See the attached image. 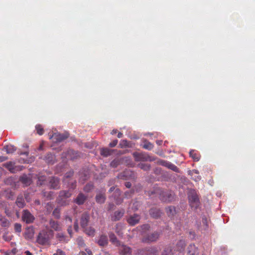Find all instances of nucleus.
<instances>
[{
  "label": "nucleus",
  "mask_w": 255,
  "mask_h": 255,
  "mask_svg": "<svg viewBox=\"0 0 255 255\" xmlns=\"http://www.w3.org/2000/svg\"><path fill=\"white\" fill-rule=\"evenodd\" d=\"M186 243L184 240H179L176 244V247L174 251L170 247H167L165 248L161 255H173L175 251L181 252L184 250Z\"/></svg>",
  "instance_id": "obj_1"
},
{
  "label": "nucleus",
  "mask_w": 255,
  "mask_h": 255,
  "mask_svg": "<svg viewBox=\"0 0 255 255\" xmlns=\"http://www.w3.org/2000/svg\"><path fill=\"white\" fill-rule=\"evenodd\" d=\"M188 199L190 206L194 209H197L200 205L199 198L194 190L190 191L188 194Z\"/></svg>",
  "instance_id": "obj_2"
},
{
  "label": "nucleus",
  "mask_w": 255,
  "mask_h": 255,
  "mask_svg": "<svg viewBox=\"0 0 255 255\" xmlns=\"http://www.w3.org/2000/svg\"><path fill=\"white\" fill-rule=\"evenodd\" d=\"M71 195L72 193L69 190L60 191L56 201L59 204L65 206L68 204L67 199L70 198Z\"/></svg>",
  "instance_id": "obj_3"
},
{
  "label": "nucleus",
  "mask_w": 255,
  "mask_h": 255,
  "mask_svg": "<svg viewBox=\"0 0 255 255\" xmlns=\"http://www.w3.org/2000/svg\"><path fill=\"white\" fill-rule=\"evenodd\" d=\"M135 254L136 255H157L158 251L156 247H151L137 250Z\"/></svg>",
  "instance_id": "obj_4"
},
{
  "label": "nucleus",
  "mask_w": 255,
  "mask_h": 255,
  "mask_svg": "<svg viewBox=\"0 0 255 255\" xmlns=\"http://www.w3.org/2000/svg\"><path fill=\"white\" fill-rule=\"evenodd\" d=\"M132 155L135 161H152L154 160L145 152H134L132 153Z\"/></svg>",
  "instance_id": "obj_5"
},
{
  "label": "nucleus",
  "mask_w": 255,
  "mask_h": 255,
  "mask_svg": "<svg viewBox=\"0 0 255 255\" xmlns=\"http://www.w3.org/2000/svg\"><path fill=\"white\" fill-rule=\"evenodd\" d=\"M159 236L160 234L158 232H154L144 236L141 239V242L147 244L156 242L159 239Z\"/></svg>",
  "instance_id": "obj_6"
},
{
  "label": "nucleus",
  "mask_w": 255,
  "mask_h": 255,
  "mask_svg": "<svg viewBox=\"0 0 255 255\" xmlns=\"http://www.w3.org/2000/svg\"><path fill=\"white\" fill-rule=\"evenodd\" d=\"M160 199L165 202H170L174 198V194L171 191H162L159 193Z\"/></svg>",
  "instance_id": "obj_7"
},
{
  "label": "nucleus",
  "mask_w": 255,
  "mask_h": 255,
  "mask_svg": "<svg viewBox=\"0 0 255 255\" xmlns=\"http://www.w3.org/2000/svg\"><path fill=\"white\" fill-rule=\"evenodd\" d=\"M49 241V235L45 231H41L37 237V242L40 245H45Z\"/></svg>",
  "instance_id": "obj_8"
},
{
  "label": "nucleus",
  "mask_w": 255,
  "mask_h": 255,
  "mask_svg": "<svg viewBox=\"0 0 255 255\" xmlns=\"http://www.w3.org/2000/svg\"><path fill=\"white\" fill-rule=\"evenodd\" d=\"M157 163L158 164L165 166L167 168L172 170L173 171H175L177 173L179 172V168L176 165L171 163L170 162L162 159H159L157 161Z\"/></svg>",
  "instance_id": "obj_9"
},
{
  "label": "nucleus",
  "mask_w": 255,
  "mask_h": 255,
  "mask_svg": "<svg viewBox=\"0 0 255 255\" xmlns=\"http://www.w3.org/2000/svg\"><path fill=\"white\" fill-rule=\"evenodd\" d=\"M69 136V134L67 132L63 133H55L52 135H50V138H53L56 142H60L67 139Z\"/></svg>",
  "instance_id": "obj_10"
},
{
  "label": "nucleus",
  "mask_w": 255,
  "mask_h": 255,
  "mask_svg": "<svg viewBox=\"0 0 255 255\" xmlns=\"http://www.w3.org/2000/svg\"><path fill=\"white\" fill-rule=\"evenodd\" d=\"M22 220L27 224L31 223L34 220V216L27 210L23 211Z\"/></svg>",
  "instance_id": "obj_11"
},
{
  "label": "nucleus",
  "mask_w": 255,
  "mask_h": 255,
  "mask_svg": "<svg viewBox=\"0 0 255 255\" xmlns=\"http://www.w3.org/2000/svg\"><path fill=\"white\" fill-rule=\"evenodd\" d=\"M140 216L139 215L135 214L133 215L130 216L127 219V222L130 226H133L138 224L140 221Z\"/></svg>",
  "instance_id": "obj_12"
},
{
  "label": "nucleus",
  "mask_w": 255,
  "mask_h": 255,
  "mask_svg": "<svg viewBox=\"0 0 255 255\" xmlns=\"http://www.w3.org/2000/svg\"><path fill=\"white\" fill-rule=\"evenodd\" d=\"M50 188L53 189H59L60 187V180L58 178L51 177L49 180Z\"/></svg>",
  "instance_id": "obj_13"
},
{
  "label": "nucleus",
  "mask_w": 255,
  "mask_h": 255,
  "mask_svg": "<svg viewBox=\"0 0 255 255\" xmlns=\"http://www.w3.org/2000/svg\"><path fill=\"white\" fill-rule=\"evenodd\" d=\"M90 216L87 213H84L80 219V225L82 228H85L88 226L89 222Z\"/></svg>",
  "instance_id": "obj_14"
},
{
  "label": "nucleus",
  "mask_w": 255,
  "mask_h": 255,
  "mask_svg": "<svg viewBox=\"0 0 255 255\" xmlns=\"http://www.w3.org/2000/svg\"><path fill=\"white\" fill-rule=\"evenodd\" d=\"M120 246L119 251L120 254L122 255H131V249L126 245H122Z\"/></svg>",
  "instance_id": "obj_15"
},
{
  "label": "nucleus",
  "mask_w": 255,
  "mask_h": 255,
  "mask_svg": "<svg viewBox=\"0 0 255 255\" xmlns=\"http://www.w3.org/2000/svg\"><path fill=\"white\" fill-rule=\"evenodd\" d=\"M96 201L100 204L104 203L106 200L105 190H103L96 196Z\"/></svg>",
  "instance_id": "obj_16"
},
{
  "label": "nucleus",
  "mask_w": 255,
  "mask_h": 255,
  "mask_svg": "<svg viewBox=\"0 0 255 255\" xmlns=\"http://www.w3.org/2000/svg\"><path fill=\"white\" fill-rule=\"evenodd\" d=\"M19 181L25 186L30 185L32 182L31 178L26 174L22 175L20 177Z\"/></svg>",
  "instance_id": "obj_17"
},
{
  "label": "nucleus",
  "mask_w": 255,
  "mask_h": 255,
  "mask_svg": "<svg viewBox=\"0 0 255 255\" xmlns=\"http://www.w3.org/2000/svg\"><path fill=\"white\" fill-rule=\"evenodd\" d=\"M97 243L100 247H103L107 246L108 244V239L107 236L105 235H101Z\"/></svg>",
  "instance_id": "obj_18"
},
{
  "label": "nucleus",
  "mask_w": 255,
  "mask_h": 255,
  "mask_svg": "<svg viewBox=\"0 0 255 255\" xmlns=\"http://www.w3.org/2000/svg\"><path fill=\"white\" fill-rule=\"evenodd\" d=\"M49 225L51 228L53 229L56 231H60L62 230L61 225L57 221L50 220L49 221Z\"/></svg>",
  "instance_id": "obj_19"
},
{
  "label": "nucleus",
  "mask_w": 255,
  "mask_h": 255,
  "mask_svg": "<svg viewBox=\"0 0 255 255\" xmlns=\"http://www.w3.org/2000/svg\"><path fill=\"white\" fill-rule=\"evenodd\" d=\"M121 192L119 189H116L114 193V198L116 203L117 205L121 204L123 202V199L120 197Z\"/></svg>",
  "instance_id": "obj_20"
},
{
  "label": "nucleus",
  "mask_w": 255,
  "mask_h": 255,
  "mask_svg": "<svg viewBox=\"0 0 255 255\" xmlns=\"http://www.w3.org/2000/svg\"><path fill=\"white\" fill-rule=\"evenodd\" d=\"M84 232L89 236L94 237L95 235L96 230L92 227H86L85 228H83Z\"/></svg>",
  "instance_id": "obj_21"
},
{
  "label": "nucleus",
  "mask_w": 255,
  "mask_h": 255,
  "mask_svg": "<svg viewBox=\"0 0 255 255\" xmlns=\"http://www.w3.org/2000/svg\"><path fill=\"white\" fill-rule=\"evenodd\" d=\"M188 255H198V251L197 248L194 245H190L188 247Z\"/></svg>",
  "instance_id": "obj_22"
},
{
  "label": "nucleus",
  "mask_w": 255,
  "mask_h": 255,
  "mask_svg": "<svg viewBox=\"0 0 255 255\" xmlns=\"http://www.w3.org/2000/svg\"><path fill=\"white\" fill-rule=\"evenodd\" d=\"M149 214L153 218H158L160 217L161 212L159 209L152 208L149 211Z\"/></svg>",
  "instance_id": "obj_23"
},
{
  "label": "nucleus",
  "mask_w": 255,
  "mask_h": 255,
  "mask_svg": "<svg viewBox=\"0 0 255 255\" xmlns=\"http://www.w3.org/2000/svg\"><path fill=\"white\" fill-rule=\"evenodd\" d=\"M87 197L83 193L79 194L77 198L75 199V202L78 205H82L84 204L86 200Z\"/></svg>",
  "instance_id": "obj_24"
},
{
  "label": "nucleus",
  "mask_w": 255,
  "mask_h": 255,
  "mask_svg": "<svg viewBox=\"0 0 255 255\" xmlns=\"http://www.w3.org/2000/svg\"><path fill=\"white\" fill-rule=\"evenodd\" d=\"M15 203L19 208H22L24 207L25 204L22 195H20L17 196Z\"/></svg>",
  "instance_id": "obj_25"
},
{
  "label": "nucleus",
  "mask_w": 255,
  "mask_h": 255,
  "mask_svg": "<svg viewBox=\"0 0 255 255\" xmlns=\"http://www.w3.org/2000/svg\"><path fill=\"white\" fill-rule=\"evenodd\" d=\"M3 166L7 168L10 172H15V166L12 162L9 161L3 164Z\"/></svg>",
  "instance_id": "obj_26"
},
{
  "label": "nucleus",
  "mask_w": 255,
  "mask_h": 255,
  "mask_svg": "<svg viewBox=\"0 0 255 255\" xmlns=\"http://www.w3.org/2000/svg\"><path fill=\"white\" fill-rule=\"evenodd\" d=\"M10 224L9 221L6 218L0 215V225L2 227L8 228L10 226Z\"/></svg>",
  "instance_id": "obj_27"
},
{
  "label": "nucleus",
  "mask_w": 255,
  "mask_h": 255,
  "mask_svg": "<svg viewBox=\"0 0 255 255\" xmlns=\"http://www.w3.org/2000/svg\"><path fill=\"white\" fill-rule=\"evenodd\" d=\"M125 213V210H122L121 211H118L115 212L114 216L113 217L114 221L120 220L121 218L123 216Z\"/></svg>",
  "instance_id": "obj_28"
},
{
  "label": "nucleus",
  "mask_w": 255,
  "mask_h": 255,
  "mask_svg": "<svg viewBox=\"0 0 255 255\" xmlns=\"http://www.w3.org/2000/svg\"><path fill=\"white\" fill-rule=\"evenodd\" d=\"M46 161L49 164H53L55 159L54 155L51 153H47L45 157Z\"/></svg>",
  "instance_id": "obj_29"
},
{
  "label": "nucleus",
  "mask_w": 255,
  "mask_h": 255,
  "mask_svg": "<svg viewBox=\"0 0 255 255\" xmlns=\"http://www.w3.org/2000/svg\"><path fill=\"white\" fill-rule=\"evenodd\" d=\"M166 212L169 217H172L176 214L175 208L173 206H169L166 208Z\"/></svg>",
  "instance_id": "obj_30"
},
{
  "label": "nucleus",
  "mask_w": 255,
  "mask_h": 255,
  "mask_svg": "<svg viewBox=\"0 0 255 255\" xmlns=\"http://www.w3.org/2000/svg\"><path fill=\"white\" fill-rule=\"evenodd\" d=\"M56 237L60 242L67 243L69 241V239H68L67 237L62 233H57Z\"/></svg>",
  "instance_id": "obj_31"
},
{
  "label": "nucleus",
  "mask_w": 255,
  "mask_h": 255,
  "mask_svg": "<svg viewBox=\"0 0 255 255\" xmlns=\"http://www.w3.org/2000/svg\"><path fill=\"white\" fill-rule=\"evenodd\" d=\"M142 147L145 149H147L148 150H151L153 148V144L151 143L150 142L147 141L146 139L143 140V145H142Z\"/></svg>",
  "instance_id": "obj_32"
},
{
  "label": "nucleus",
  "mask_w": 255,
  "mask_h": 255,
  "mask_svg": "<svg viewBox=\"0 0 255 255\" xmlns=\"http://www.w3.org/2000/svg\"><path fill=\"white\" fill-rule=\"evenodd\" d=\"M4 149L7 153H12L16 150V147L11 144H8L4 146Z\"/></svg>",
  "instance_id": "obj_33"
},
{
  "label": "nucleus",
  "mask_w": 255,
  "mask_h": 255,
  "mask_svg": "<svg viewBox=\"0 0 255 255\" xmlns=\"http://www.w3.org/2000/svg\"><path fill=\"white\" fill-rule=\"evenodd\" d=\"M112 153V150L108 148H104L101 150V154L104 156L107 157Z\"/></svg>",
  "instance_id": "obj_34"
},
{
  "label": "nucleus",
  "mask_w": 255,
  "mask_h": 255,
  "mask_svg": "<svg viewBox=\"0 0 255 255\" xmlns=\"http://www.w3.org/2000/svg\"><path fill=\"white\" fill-rule=\"evenodd\" d=\"M190 156L195 160L198 161L200 159L199 154L195 150H191L189 152Z\"/></svg>",
  "instance_id": "obj_35"
},
{
  "label": "nucleus",
  "mask_w": 255,
  "mask_h": 255,
  "mask_svg": "<svg viewBox=\"0 0 255 255\" xmlns=\"http://www.w3.org/2000/svg\"><path fill=\"white\" fill-rule=\"evenodd\" d=\"M137 166L144 171H148L150 169V165L147 163H140Z\"/></svg>",
  "instance_id": "obj_36"
},
{
  "label": "nucleus",
  "mask_w": 255,
  "mask_h": 255,
  "mask_svg": "<svg viewBox=\"0 0 255 255\" xmlns=\"http://www.w3.org/2000/svg\"><path fill=\"white\" fill-rule=\"evenodd\" d=\"M22 147L25 149L23 151H19L18 152V154L19 155H24L26 156H28L29 155V151H28V147L29 146L27 143H24L23 144Z\"/></svg>",
  "instance_id": "obj_37"
},
{
  "label": "nucleus",
  "mask_w": 255,
  "mask_h": 255,
  "mask_svg": "<svg viewBox=\"0 0 255 255\" xmlns=\"http://www.w3.org/2000/svg\"><path fill=\"white\" fill-rule=\"evenodd\" d=\"M109 237L111 242L116 244L117 245H120V242L118 241L117 237L114 234H110Z\"/></svg>",
  "instance_id": "obj_38"
},
{
  "label": "nucleus",
  "mask_w": 255,
  "mask_h": 255,
  "mask_svg": "<svg viewBox=\"0 0 255 255\" xmlns=\"http://www.w3.org/2000/svg\"><path fill=\"white\" fill-rule=\"evenodd\" d=\"M76 242L78 246L80 247H85L86 245L82 237H79L76 239Z\"/></svg>",
  "instance_id": "obj_39"
},
{
  "label": "nucleus",
  "mask_w": 255,
  "mask_h": 255,
  "mask_svg": "<svg viewBox=\"0 0 255 255\" xmlns=\"http://www.w3.org/2000/svg\"><path fill=\"white\" fill-rule=\"evenodd\" d=\"M35 129L36 130L37 133L39 135H42L44 133V129L43 127L41 125H37L35 126Z\"/></svg>",
  "instance_id": "obj_40"
},
{
  "label": "nucleus",
  "mask_w": 255,
  "mask_h": 255,
  "mask_svg": "<svg viewBox=\"0 0 255 255\" xmlns=\"http://www.w3.org/2000/svg\"><path fill=\"white\" fill-rule=\"evenodd\" d=\"M46 177L45 176H40L38 178L37 184L39 185H42L45 184Z\"/></svg>",
  "instance_id": "obj_41"
},
{
  "label": "nucleus",
  "mask_w": 255,
  "mask_h": 255,
  "mask_svg": "<svg viewBox=\"0 0 255 255\" xmlns=\"http://www.w3.org/2000/svg\"><path fill=\"white\" fill-rule=\"evenodd\" d=\"M53 192H43L42 193L43 196L46 197L48 199L51 200L53 198Z\"/></svg>",
  "instance_id": "obj_42"
},
{
  "label": "nucleus",
  "mask_w": 255,
  "mask_h": 255,
  "mask_svg": "<svg viewBox=\"0 0 255 255\" xmlns=\"http://www.w3.org/2000/svg\"><path fill=\"white\" fill-rule=\"evenodd\" d=\"M52 215L56 219H59L60 218V209L58 208H55L53 211Z\"/></svg>",
  "instance_id": "obj_43"
},
{
  "label": "nucleus",
  "mask_w": 255,
  "mask_h": 255,
  "mask_svg": "<svg viewBox=\"0 0 255 255\" xmlns=\"http://www.w3.org/2000/svg\"><path fill=\"white\" fill-rule=\"evenodd\" d=\"M93 188V185L92 183L87 184L84 188L85 192H89Z\"/></svg>",
  "instance_id": "obj_44"
},
{
  "label": "nucleus",
  "mask_w": 255,
  "mask_h": 255,
  "mask_svg": "<svg viewBox=\"0 0 255 255\" xmlns=\"http://www.w3.org/2000/svg\"><path fill=\"white\" fill-rule=\"evenodd\" d=\"M33 235L32 229L27 230L25 233V237L26 238H31Z\"/></svg>",
  "instance_id": "obj_45"
},
{
  "label": "nucleus",
  "mask_w": 255,
  "mask_h": 255,
  "mask_svg": "<svg viewBox=\"0 0 255 255\" xmlns=\"http://www.w3.org/2000/svg\"><path fill=\"white\" fill-rule=\"evenodd\" d=\"M120 164V161L119 160L115 159L113 160L111 163L110 166L112 167L116 168Z\"/></svg>",
  "instance_id": "obj_46"
},
{
  "label": "nucleus",
  "mask_w": 255,
  "mask_h": 255,
  "mask_svg": "<svg viewBox=\"0 0 255 255\" xmlns=\"http://www.w3.org/2000/svg\"><path fill=\"white\" fill-rule=\"evenodd\" d=\"M14 230L15 232L20 233L21 231V225L19 223H15L14 224Z\"/></svg>",
  "instance_id": "obj_47"
},
{
  "label": "nucleus",
  "mask_w": 255,
  "mask_h": 255,
  "mask_svg": "<svg viewBox=\"0 0 255 255\" xmlns=\"http://www.w3.org/2000/svg\"><path fill=\"white\" fill-rule=\"evenodd\" d=\"M202 223L203 225L205 226L204 229L207 230L208 228L207 219L206 217H204L202 218Z\"/></svg>",
  "instance_id": "obj_48"
},
{
  "label": "nucleus",
  "mask_w": 255,
  "mask_h": 255,
  "mask_svg": "<svg viewBox=\"0 0 255 255\" xmlns=\"http://www.w3.org/2000/svg\"><path fill=\"white\" fill-rule=\"evenodd\" d=\"M68 184L69 187L71 189H74L76 187V182L75 180L70 182Z\"/></svg>",
  "instance_id": "obj_49"
},
{
  "label": "nucleus",
  "mask_w": 255,
  "mask_h": 255,
  "mask_svg": "<svg viewBox=\"0 0 255 255\" xmlns=\"http://www.w3.org/2000/svg\"><path fill=\"white\" fill-rule=\"evenodd\" d=\"M120 145L121 146V147H123L124 146H125V147L128 146V141L127 140H122L120 143Z\"/></svg>",
  "instance_id": "obj_50"
},
{
  "label": "nucleus",
  "mask_w": 255,
  "mask_h": 255,
  "mask_svg": "<svg viewBox=\"0 0 255 255\" xmlns=\"http://www.w3.org/2000/svg\"><path fill=\"white\" fill-rule=\"evenodd\" d=\"M73 174H74L73 171H70L69 172H67L65 174L64 180H65L66 179L70 178L71 177H72L73 176Z\"/></svg>",
  "instance_id": "obj_51"
},
{
  "label": "nucleus",
  "mask_w": 255,
  "mask_h": 255,
  "mask_svg": "<svg viewBox=\"0 0 255 255\" xmlns=\"http://www.w3.org/2000/svg\"><path fill=\"white\" fill-rule=\"evenodd\" d=\"M118 142V140L117 139H115L109 143V146L111 147H114L117 145Z\"/></svg>",
  "instance_id": "obj_52"
},
{
  "label": "nucleus",
  "mask_w": 255,
  "mask_h": 255,
  "mask_svg": "<svg viewBox=\"0 0 255 255\" xmlns=\"http://www.w3.org/2000/svg\"><path fill=\"white\" fill-rule=\"evenodd\" d=\"M67 232L69 234L70 238H71L72 237V229L71 226H69V227L67 229Z\"/></svg>",
  "instance_id": "obj_53"
},
{
  "label": "nucleus",
  "mask_w": 255,
  "mask_h": 255,
  "mask_svg": "<svg viewBox=\"0 0 255 255\" xmlns=\"http://www.w3.org/2000/svg\"><path fill=\"white\" fill-rule=\"evenodd\" d=\"M74 228L75 229V230L76 231V232H78V229H79V226H78V221L77 220L75 222H74Z\"/></svg>",
  "instance_id": "obj_54"
},
{
  "label": "nucleus",
  "mask_w": 255,
  "mask_h": 255,
  "mask_svg": "<svg viewBox=\"0 0 255 255\" xmlns=\"http://www.w3.org/2000/svg\"><path fill=\"white\" fill-rule=\"evenodd\" d=\"M54 255H65L64 252L60 250H58L57 253L54 254Z\"/></svg>",
  "instance_id": "obj_55"
},
{
  "label": "nucleus",
  "mask_w": 255,
  "mask_h": 255,
  "mask_svg": "<svg viewBox=\"0 0 255 255\" xmlns=\"http://www.w3.org/2000/svg\"><path fill=\"white\" fill-rule=\"evenodd\" d=\"M134 191L132 190L130 191H127L125 193V195L126 197H128L130 196V194L133 193Z\"/></svg>",
  "instance_id": "obj_56"
},
{
  "label": "nucleus",
  "mask_w": 255,
  "mask_h": 255,
  "mask_svg": "<svg viewBox=\"0 0 255 255\" xmlns=\"http://www.w3.org/2000/svg\"><path fill=\"white\" fill-rule=\"evenodd\" d=\"M4 212L8 217L11 216V212L6 208V207H5L4 208Z\"/></svg>",
  "instance_id": "obj_57"
},
{
  "label": "nucleus",
  "mask_w": 255,
  "mask_h": 255,
  "mask_svg": "<svg viewBox=\"0 0 255 255\" xmlns=\"http://www.w3.org/2000/svg\"><path fill=\"white\" fill-rule=\"evenodd\" d=\"M125 174H126V172H124L119 174L118 177L119 178L125 179V177L126 176Z\"/></svg>",
  "instance_id": "obj_58"
},
{
  "label": "nucleus",
  "mask_w": 255,
  "mask_h": 255,
  "mask_svg": "<svg viewBox=\"0 0 255 255\" xmlns=\"http://www.w3.org/2000/svg\"><path fill=\"white\" fill-rule=\"evenodd\" d=\"M7 159V158L6 157H5L3 156H0V162L4 161Z\"/></svg>",
  "instance_id": "obj_59"
},
{
  "label": "nucleus",
  "mask_w": 255,
  "mask_h": 255,
  "mask_svg": "<svg viewBox=\"0 0 255 255\" xmlns=\"http://www.w3.org/2000/svg\"><path fill=\"white\" fill-rule=\"evenodd\" d=\"M125 185L126 186V187L128 188H129L131 186V184L129 182H126L125 183Z\"/></svg>",
  "instance_id": "obj_60"
},
{
  "label": "nucleus",
  "mask_w": 255,
  "mask_h": 255,
  "mask_svg": "<svg viewBox=\"0 0 255 255\" xmlns=\"http://www.w3.org/2000/svg\"><path fill=\"white\" fill-rule=\"evenodd\" d=\"M114 206V205L113 204H110L109 206V210H112Z\"/></svg>",
  "instance_id": "obj_61"
},
{
  "label": "nucleus",
  "mask_w": 255,
  "mask_h": 255,
  "mask_svg": "<svg viewBox=\"0 0 255 255\" xmlns=\"http://www.w3.org/2000/svg\"><path fill=\"white\" fill-rule=\"evenodd\" d=\"M143 229H148L149 228V226L148 225H143L142 226Z\"/></svg>",
  "instance_id": "obj_62"
},
{
  "label": "nucleus",
  "mask_w": 255,
  "mask_h": 255,
  "mask_svg": "<svg viewBox=\"0 0 255 255\" xmlns=\"http://www.w3.org/2000/svg\"><path fill=\"white\" fill-rule=\"evenodd\" d=\"M86 251L87 253H88V254L89 255H92V251L90 250L86 249Z\"/></svg>",
  "instance_id": "obj_63"
},
{
  "label": "nucleus",
  "mask_w": 255,
  "mask_h": 255,
  "mask_svg": "<svg viewBox=\"0 0 255 255\" xmlns=\"http://www.w3.org/2000/svg\"><path fill=\"white\" fill-rule=\"evenodd\" d=\"M25 254L26 255H32V254L28 251H25Z\"/></svg>",
  "instance_id": "obj_64"
}]
</instances>
